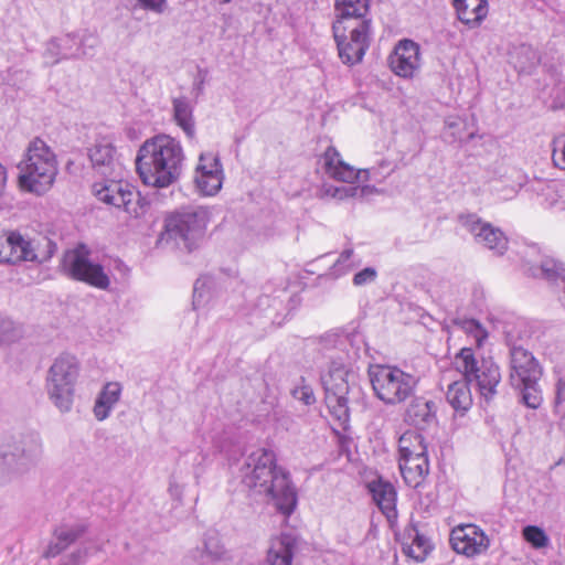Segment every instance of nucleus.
<instances>
[{"label": "nucleus", "instance_id": "obj_28", "mask_svg": "<svg viewBox=\"0 0 565 565\" xmlns=\"http://www.w3.org/2000/svg\"><path fill=\"white\" fill-rule=\"evenodd\" d=\"M174 118L178 125L185 131L188 136L193 135L194 125L192 120V114L189 105L180 99H175L173 103Z\"/></svg>", "mask_w": 565, "mask_h": 565}, {"label": "nucleus", "instance_id": "obj_29", "mask_svg": "<svg viewBox=\"0 0 565 565\" xmlns=\"http://www.w3.org/2000/svg\"><path fill=\"white\" fill-rule=\"evenodd\" d=\"M458 326L475 341L477 348H481L483 345L484 340L488 338V331L479 321L475 319H465L460 321Z\"/></svg>", "mask_w": 565, "mask_h": 565}, {"label": "nucleus", "instance_id": "obj_22", "mask_svg": "<svg viewBox=\"0 0 565 565\" xmlns=\"http://www.w3.org/2000/svg\"><path fill=\"white\" fill-rule=\"evenodd\" d=\"M335 20L333 23L371 21L366 18L370 0H335Z\"/></svg>", "mask_w": 565, "mask_h": 565}, {"label": "nucleus", "instance_id": "obj_12", "mask_svg": "<svg viewBox=\"0 0 565 565\" xmlns=\"http://www.w3.org/2000/svg\"><path fill=\"white\" fill-rule=\"evenodd\" d=\"M452 550L457 554L475 557L484 554L490 546V539L482 529L472 523L455 526L449 536Z\"/></svg>", "mask_w": 565, "mask_h": 565}, {"label": "nucleus", "instance_id": "obj_24", "mask_svg": "<svg viewBox=\"0 0 565 565\" xmlns=\"http://www.w3.org/2000/svg\"><path fill=\"white\" fill-rule=\"evenodd\" d=\"M116 149L107 140H102L89 150V158L94 166L95 173L111 171L115 161Z\"/></svg>", "mask_w": 565, "mask_h": 565}, {"label": "nucleus", "instance_id": "obj_19", "mask_svg": "<svg viewBox=\"0 0 565 565\" xmlns=\"http://www.w3.org/2000/svg\"><path fill=\"white\" fill-rule=\"evenodd\" d=\"M322 157L324 171L331 179L345 183H354L359 180L360 170L345 162L333 146L328 147Z\"/></svg>", "mask_w": 565, "mask_h": 565}, {"label": "nucleus", "instance_id": "obj_15", "mask_svg": "<svg viewBox=\"0 0 565 565\" xmlns=\"http://www.w3.org/2000/svg\"><path fill=\"white\" fill-rule=\"evenodd\" d=\"M195 183L204 195H215L222 188L223 170L218 158L212 153H202L195 169Z\"/></svg>", "mask_w": 565, "mask_h": 565}, {"label": "nucleus", "instance_id": "obj_13", "mask_svg": "<svg viewBox=\"0 0 565 565\" xmlns=\"http://www.w3.org/2000/svg\"><path fill=\"white\" fill-rule=\"evenodd\" d=\"M207 212L204 209L175 212L166 218V231L183 239H189L205 231Z\"/></svg>", "mask_w": 565, "mask_h": 565}, {"label": "nucleus", "instance_id": "obj_30", "mask_svg": "<svg viewBox=\"0 0 565 565\" xmlns=\"http://www.w3.org/2000/svg\"><path fill=\"white\" fill-rule=\"evenodd\" d=\"M82 531H66L58 530L56 531V540L57 542L54 545H50L46 551V556H55L61 553L64 548H66L81 533Z\"/></svg>", "mask_w": 565, "mask_h": 565}, {"label": "nucleus", "instance_id": "obj_26", "mask_svg": "<svg viewBox=\"0 0 565 565\" xmlns=\"http://www.w3.org/2000/svg\"><path fill=\"white\" fill-rule=\"evenodd\" d=\"M447 399L456 411H468L472 406L470 384L465 380L451 383L448 386Z\"/></svg>", "mask_w": 565, "mask_h": 565}, {"label": "nucleus", "instance_id": "obj_2", "mask_svg": "<svg viewBox=\"0 0 565 565\" xmlns=\"http://www.w3.org/2000/svg\"><path fill=\"white\" fill-rule=\"evenodd\" d=\"M183 149L168 135L147 139L138 150L136 169L143 184L167 188L180 175Z\"/></svg>", "mask_w": 565, "mask_h": 565}, {"label": "nucleus", "instance_id": "obj_11", "mask_svg": "<svg viewBox=\"0 0 565 565\" xmlns=\"http://www.w3.org/2000/svg\"><path fill=\"white\" fill-rule=\"evenodd\" d=\"M90 189L92 194L99 202L122 209L128 213H136L139 193H137L134 186L128 182L105 178L103 173H96L94 174Z\"/></svg>", "mask_w": 565, "mask_h": 565}, {"label": "nucleus", "instance_id": "obj_37", "mask_svg": "<svg viewBox=\"0 0 565 565\" xmlns=\"http://www.w3.org/2000/svg\"><path fill=\"white\" fill-rule=\"evenodd\" d=\"M565 402V379H559L556 384V403Z\"/></svg>", "mask_w": 565, "mask_h": 565}, {"label": "nucleus", "instance_id": "obj_25", "mask_svg": "<svg viewBox=\"0 0 565 565\" xmlns=\"http://www.w3.org/2000/svg\"><path fill=\"white\" fill-rule=\"evenodd\" d=\"M121 386L117 382H108L102 390L95 406L94 414L98 420L105 419L114 405L119 401Z\"/></svg>", "mask_w": 565, "mask_h": 565}, {"label": "nucleus", "instance_id": "obj_32", "mask_svg": "<svg viewBox=\"0 0 565 565\" xmlns=\"http://www.w3.org/2000/svg\"><path fill=\"white\" fill-rule=\"evenodd\" d=\"M518 387L522 388L523 392V401L526 406L531 408H537L542 403V395L540 390L537 388V383L527 384H519Z\"/></svg>", "mask_w": 565, "mask_h": 565}, {"label": "nucleus", "instance_id": "obj_5", "mask_svg": "<svg viewBox=\"0 0 565 565\" xmlns=\"http://www.w3.org/2000/svg\"><path fill=\"white\" fill-rule=\"evenodd\" d=\"M398 466L405 483L412 488L419 487L429 472L424 436L416 430H406L398 438Z\"/></svg>", "mask_w": 565, "mask_h": 565}, {"label": "nucleus", "instance_id": "obj_10", "mask_svg": "<svg viewBox=\"0 0 565 565\" xmlns=\"http://www.w3.org/2000/svg\"><path fill=\"white\" fill-rule=\"evenodd\" d=\"M89 255L90 250L83 244L67 250L64 256V266L68 276L97 289H108L110 286L108 275L100 264L90 260Z\"/></svg>", "mask_w": 565, "mask_h": 565}, {"label": "nucleus", "instance_id": "obj_20", "mask_svg": "<svg viewBox=\"0 0 565 565\" xmlns=\"http://www.w3.org/2000/svg\"><path fill=\"white\" fill-rule=\"evenodd\" d=\"M436 403L425 397H416L407 406L404 420L414 427L425 428L436 420Z\"/></svg>", "mask_w": 565, "mask_h": 565}, {"label": "nucleus", "instance_id": "obj_16", "mask_svg": "<svg viewBox=\"0 0 565 565\" xmlns=\"http://www.w3.org/2000/svg\"><path fill=\"white\" fill-rule=\"evenodd\" d=\"M388 65L399 77H413L419 67V46L412 40H402L388 56Z\"/></svg>", "mask_w": 565, "mask_h": 565}, {"label": "nucleus", "instance_id": "obj_1", "mask_svg": "<svg viewBox=\"0 0 565 565\" xmlns=\"http://www.w3.org/2000/svg\"><path fill=\"white\" fill-rule=\"evenodd\" d=\"M243 482L255 492L269 497L286 518L296 510V489L289 473L277 467L274 451L264 448L253 451L245 462Z\"/></svg>", "mask_w": 565, "mask_h": 565}, {"label": "nucleus", "instance_id": "obj_40", "mask_svg": "<svg viewBox=\"0 0 565 565\" xmlns=\"http://www.w3.org/2000/svg\"><path fill=\"white\" fill-rule=\"evenodd\" d=\"M345 254V257L349 258L352 254V250H348V252H344L343 255Z\"/></svg>", "mask_w": 565, "mask_h": 565}, {"label": "nucleus", "instance_id": "obj_33", "mask_svg": "<svg viewBox=\"0 0 565 565\" xmlns=\"http://www.w3.org/2000/svg\"><path fill=\"white\" fill-rule=\"evenodd\" d=\"M553 161L556 167L565 170V134L554 141Z\"/></svg>", "mask_w": 565, "mask_h": 565}, {"label": "nucleus", "instance_id": "obj_9", "mask_svg": "<svg viewBox=\"0 0 565 565\" xmlns=\"http://www.w3.org/2000/svg\"><path fill=\"white\" fill-rule=\"evenodd\" d=\"M77 376L78 363L75 356L70 354L60 355L50 367L49 392L58 408H70Z\"/></svg>", "mask_w": 565, "mask_h": 565}, {"label": "nucleus", "instance_id": "obj_14", "mask_svg": "<svg viewBox=\"0 0 565 565\" xmlns=\"http://www.w3.org/2000/svg\"><path fill=\"white\" fill-rule=\"evenodd\" d=\"M510 380L513 385L537 383L542 369L533 354L522 347L511 350Z\"/></svg>", "mask_w": 565, "mask_h": 565}, {"label": "nucleus", "instance_id": "obj_21", "mask_svg": "<svg viewBox=\"0 0 565 565\" xmlns=\"http://www.w3.org/2000/svg\"><path fill=\"white\" fill-rule=\"evenodd\" d=\"M369 490L373 500L387 519H395L396 511V490L394 486L382 479H377L369 483Z\"/></svg>", "mask_w": 565, "mask_h": 565}, {"label": "nucleus", "instance_id": "obj_23", "mask_svg": "<svg viewBox=\"0 0 565 565\" xmlns=\"http://www.w3.org/2000/svg\"><path fill=\"white\" fill-rule=\"evenodd\" d=\"M297 541L289 534H281L271 540L268 551L270 565H291Z\"/></svg>", "mask_w": 565, "mask_h": 565}, {"label": "nucleus", "instance_id": "obj_36", "mask_svg": "<svg viewBox=\"0 0 565 565\" xmlns=\"http://www.w3.org/2000/svg\"><path fill=\"white\" fill-rule=\"evenodd\" d=\"M13 330L14 328L11 321L0 319V342L9 339L8 334Z\"/></svg>", "mask_w": 565, "mask_h": 565}, {"label": "nucleus", "instance_id": "obj_8", "mask_svg": "<svg viewBox=\"0 0 565 565\" xmlns=\"http://www.w3.org/2000/svg\"><path fill=\"white\" fill-rule=\"evenodd\" d=\"M56 245L43 236L35 246L17 231L3 232L0 235V263L19 264L22 262L44 260L55 253Z\"/></svg>", "mask_w": 565, "mask_h": 565}, {"label": "nucleus", "instance_id": "obj_4", "mask_svg": "<svg viewBox=\"0 0 565 565\" xmlns=\"http://www.w3.org/2000/svg\"><path fill=\"white\" fill-rule=\"evenodd\" d=\"M454 365L468 384H475L478 392L486 399L497 393L501 381L499 366L487 359L478 360L471 348L465 347L456 353Z\"/></svg>", "mask_w": 565, "mask_h": 565}, {"label": "nucleus", "instance_id": "obj_7", "mask_svg": "<svg viewBox=\"0 0 565 565\" xmlns=\"http://www.w3.org/2000/svg\"><path fill=\"white\" fill-rule=\"evenodd\" d=\"M372 21L333 23L332 33L342 63L355 65L362 62L371 45Z\"/></svg>", "mask_w": 565, "mask_h": 565}, {"label": "nucleus", "instance_id": "obj_3", "mask_svg": "<svg viewBox=\"0 0 565 565\" xmlns=\"http://www.w3.org/2000/svg\"><path fill=\"white\" fill-rule=\"evenodd\" d=\"M19 169V188L24 192L42 195L53 188L58 173V162L51 147L35 137L30 141Z\"/></svg>", "mask_w": 565, "mask_h": 565}, {"label": "nucleus", "instance_id": "obj_27", "mask_svg": "<svg viewBox=\"0 0 565 565\" xmlns=\"http://www.w3.org/2000/svg\"><path fill=\"white\" fill-rule=\"evenodd\" d=\"M433 551L434 545L430 540L418 531H416L412 542L403 546L405 555L418 563L425 562Z\"/></svg>", "mask_w": 565, "mask_h": 565}, {"label": "nucleus", "instance_id": "obj_17", "mask_svg": "<svg viewBox=\"0 0 565 565\" xmlns=\"http://www.w3.org/2000/svg\"><path fill=\"white\" fill-rule=\"evenodd\" d=\"M467 227L478 243L483 244L494 253L502 255L508 249L507 236L500 228L492 226L490 223L470 216L467 221Z\"/></svg>", "mask_w": 565, "mask_h": 565}, {"label": "nucleus", "instance_id": "obj_41", "mask_svg": "<svg viewBox=\"0 0 565 565\" xmlns=\"http://www.w3.org/2000/svg\"><path fill=\"white\" fill-rule=\"evenodd\" d=\"M224 3L230 2L231 0H222Z\"/></svg>", "mask_w": 565, "mask_h": 565}, {"label": "nucleus", "instance_id": "obj_31", "mask_svg": "<svg viewBox=\"0 0 565 565\" xmlns=\"http://www.w3.org/2000/svg\"><path fill=\"white\" fill-rule=\"evenodd\" d=\"M523 539L534 548L547 546L548 537L545 532L536 525H527L522 531Z\"/></svg>", "mask_w": 565, "mask_h": 565}, {"label": "nucleus", "instance_id": "obj_38", "mask_svg": "<svg viewBox=\"0 0 565 565\" xmlns=\"http://www.w3.org/2000/svg\"><path fill=\"white\" fill-rule=\"evenodd\" d=\"M7 183V170L6 168L0 163V194H2L4 186Z\"/></svg>", "mask_w": 565, "mask_h": 565}, {"label": "nucleus", "instance_id": "obj_18", "mask_svg": "<svg viewBox=\"0 0 565 565\" xmlns=\"http://www.w3.org/2000/svg\"><path fill=\"white\" fill-rule=\"evenodd\" d=\"M456 17L468 29H477L487 20L489 0H452Z\"/></svg>", "mask_w": 565, "mask_h": 565}, {"label": "nucleus", "instance_id": "obj_6", "mask_svg": "<svg viewBox=\"0 0 565 565\" xmlns=\"http://www.w3.org/2000/svg\"><path fill=\"white\" fill-rule=\"evenodd\" d=\"M370 379L375 395L385 404L396 405L406 401L415 391V377L393 365H374Z\"/></svg>", "mask_w": 565, "mask_h": 565}, {"label": "nucleus", "instance_id": "obj_39", "mask_svg": "<svg viewBox=\"0 0 565 565\" xmlns=\"http://www.w3.org/2000/svg\"><path fill=\"white\" fill-rule=\"evenodd\" d=\"M301 399L305 402V404L310 405L315 402V396L312 392L303 391Z\"/></svg>", "mask_w": 565, "mask_h": 565}, {"label": "nucleus", "instance_id": "obj_34", "mask_svg": "<svg viewBox=\"0 0 565 565\" xmlns=\"http://www.w3.org/2000/svg\"><path fill=\"white\" fill-rule=\"evenodd\" d=\"M375 277H376V271L373 268L367 267L354 275L353 284L355 286H362V285H365V284L374 280Z\"/></svg>", "mask_w": 565, "mask_h": 565}, {"label": "nucleus", "instance_id": "obj_35", "mask_svg": "<svg viewBox=\"0 0 565 565\" xmlns=\"http://www.w3.org/2000/svg\"><path fill=\"white\" fill-rule=\"evenodd\" d=\"M141 8L154 12H162L166 7V0H137Z\"/></svg>", "mask_w": 565, "mask_h": 565}]
</instances>
